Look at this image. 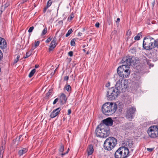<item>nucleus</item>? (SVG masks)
<instances>
[{"mask_svg": "<svg viewBox=\"0 0 158 158\" xmlns=\"http://www.w3.org/2000/svg\"><path fill=\"white\" fill-rule=\"evenodd\" d=\"M82 35V33L80 32H78V34H77V36H81Z\"/></svg>", "mask_w": 158, "mask_h": 158, "instance_id": "3c124183", "label": "nucleus"}, {"mask_svg": "<svg viewBox=\"0 0 158 158\" xmlns=\"http://www.w3.org/2000/svg\"><path fill=\"white\" fill-rule=\"evenodd\" d=\"M73 30L72 29H70L68 31L67 34H66L65 36L66 37H67L69 36L72 32H73Z\"/></svg>", "mask_w": 158, "mask_h": 158, "instance_id": "bb28decb", "label": "nucleus"}, {"mask_svg": "<svg viewBox=\"0 0 158 158\" xmlns=\"http://www.w3.org/2000/svg\"><path fill=\"white\" fill-rule=\"evenodd\" d=\"M35 71L36 70L35 69H33L30 73L28 76L29 77H31L34 74L35 72Z\"/></svg>", "mask_w": 158, "mask_h": 158, "instance_id": "b1692460", "label": "nucleus"}, {"mask_svg": "<svg viewBox=\"0 0 158 158\" xmlns=\"http://www.w3.org/2000/svg\"><path fill=\"white\" fill-rule=\"evenodd\" d=\"M74 17V15L72 13L71 14L70 16H69L68 18V19L70 20H71Z\"/></svg>", "mask_w": 158, "mask_h": 158, "instance_id": "72a5a7b5", "label": "nucleus"}, {"mask_svg": "<svg viewBox=\"0 0 158 158\" xmlns=\"http://www.w3.org/2000/svg\"><path fill=\"white\" fill-rule=\"evenodd\" d=\"M59 99L61 105H63L65 103L67 100L66 95L63 93L60 94Z\"/></svg>", "mask_w": 158, "mask_h": 158, "instance_id": "f8f14e48", "label": "nucleus"}, {"mask_svg": "<svg viewBox=\"0 0 158 158\" xmlns=\"http://www.w3.org/2000/svg\"><path fill=\"white\" fill-rule=\"evenodd\" d=\"M39 67V65H35V68H38V67Z\"/></svg>", "mask_w": 158, "mask_h": 158, "instance_id": "6e6d98bb", "label": "nucleus"}, {"mask_svg": "<svg viewBox=\"0 0 158 158\" xmlns=\"http://www.w3.org/2000/svg\"><path fill=\"white\" fill-rule=\"evenodd\" d=\"M94 151V149L93 145L92 144L89 145L87 149L88 156L92 155Z\"/></svg>", "mask_w": 158, "mask_h": 158, "instance_id": "4468645a", "label": "nucleus"}, {"mask_svg": "<svg viewBox=\"0 0 158 158\" xmlns=\"http://www.w3.org/2000/svg\"><path fill=\"white\" fill-rule=\"evenodd\" d=\"M153 47L154 48H158V38L156 40L154 39L153 40Z\"/></svg>", "mask_w": 158, "mask_h": 158, "instance_id": "4be33fe9", "label": "nucleus"}, {"mask_svg": "<svg viewBox=\"0 0 158 158\" xmlns=\"http://www.w3.org/2000/svg\"><path fill=\"white\" fill-rule=\"evenodd\" d=\"M136 110V108L135 107H132L128 108L127 111L133 115Z\"/></svg>", "mask_w": 158, "mask_h": 158, "instance_id": "aec40b11", "label": "nucleus"}, {"mask_svg": "<svg viewBox=\"0 0 158 158\" xmlns=\"http://www.w3.org/2000/svg\"><path fill=\"white\" fill-rule=\"evenodd\" d=\"M60 5V4H59V5L58 7L57 8V13H58V10H59V7Z\"/></svg>", "mask_w": 158, "mask_h": 158, "instance_id": "4d7b16f0", "label": "nucleus"}, {"mask_svg": "<svg viewBox=\"0 0 158 158\" xmlns=\"http://www.w3.org/2000/svg\"><path fill=\"white\" fill-rule=\"evenodd\" d=\"M56 69H55V70L54 72V73H53V74H54L55 72V71H56Z\"/></svg>", "mask_w": 158, "mask_h": 158, "instance_id": "69168bd1", "label": "nucleus"}, {"mask_svg": "<svg viewBox=\"0 0 158 158\" xmlns=\"http://www.w3.org/2000/svg\"><path fill=\"white\" fill-rule=\"evenodd\" d=\"M133 115L127 111L126 117L129 120H131L133 118Z\"/></svg>", "mask_w": 158, "mask_h": 158, "instance_id": "412c9836", "label": "nucleus"}, {"mask_svg": "<svg viewBox=\"0 0 158 158\" xmlns=\"http://www.w3.org/2000/svg\"><path fill=\"white\" fill-rule=\"evenodd\" d=\"M69 148H68V150H67V151L66 152H65V153H62L61 154V156L62 157H63V156H64V155H65V154H67V153H68L69 152Z\"/></svg>", "mask_w": 158, "mask_h": 158, "instance_id": "58836bf2", "label": "nucleus"}, {"mask_svg": "<svg viewBox=\"0 0 158 158\" xmlns=\"http://www.w3.org/2000/svg\"><path fill=\"white\" fill-rule=\"evenodd\" d=\"M89 54V52H87V53H86V54Z\"/></svg>", "mask_w": 158, "mask_h": 158, "instance_id": "338daca9", "label": "nucleus"}, {"mask_svg": "<svg viewBox=\"0 0 158 158\" xmlns=\"http://www.w3.org/2000/svg\"><path fill=\"white\" fill-rule=\"evenodd\" d=\"M102 123L99 125L100 128L102 129H106L105 130L107 131V134H108L109 130H110L109 126H111L113 124V121L111 118H108L102 120Z\"/></svg>", "mask_w": 158, "mask_h": 158, "instance_id": "0eeeda50", "label": "nucleus"}, {"mask_svg": "<svg viewBox=\"0 0 158 158\" xmlns=\"http://www.w3.org/2000/svg\"><path fill=\"white\" fill-rule=\"evenodd\" d=\"M133 149H131V151H130V152H133Z\"/></svg>", "mask_w": 158, "mask_h": 158, "instance_id": "680f3d73", "label": "nucleus"}, {"mask_svg": "<svg viewBox=\"0 0 158 158\" xmlns=\"http://www.w3.org/2000/svg\"><path fill=\"white\" fill-rule=\"evenodd\" d=\"M155 4V0H154L153 1V2L152 3V6L153 8Z\"/></svg>", "mask_w": 158, "mask_h": 158, "instance_id": "09e8293b", "label": "nucleus"}, {"mask_svg": "<svg viewBox=\"0 0 158 158\" xmlns=\"http://www.w3.org/2000/svg\"><path fill=\"white\" fill-rule=\"evenodd\" d=\"M58 23L59 24H61L62 25H63V21L62 20H60V21L59 22H58Z\"/></svg>", "mask_w": 158, "mask_h": 158, "instance_id": "864d4df0", "label": "nucleus"}, {"mask_svg": "<svg viewBox=\"0 0 158 158\" xmlns=\"http://www.w3.org/2000/svg\"><path fill=\"white\" fill-rule=\"evenodd\" d=\"M64 89H65L68 92L71 91V88L69 85H65L64 87Z\"/></svg>", "mask_w": 158, "mask_h": 158, "instance_id": "393cba45", "label": "nucleus"}, {"mask_svg": "<svg viewBox=\"0 0 158 158\" xmlns=\"http://www.w3.org/2000/svg\"><path fill=\"white\" fill-rule=\"evenodd\" d=\"M130 51L133 54L135 53L136 52V48L135 47L132 48L131 49Z\"/></svg>", "mask_w": 158, "mask_h": 158, "instance_id": "c756f323", "label": "nucleus"}, {"mask_svg": "<svg viewBox=\"0 0 158 158\" xmlns=\"http://www.w3.org/2000/svg\"><path fill=\"white\" fill-rule=\"evenodd\" d=\"M85 27H84V28H83V30L82 31L83 32V31H85Z\"/></svg>", "mask_w": 158, "mask_h": 158, "instance_id": "bf43d9fd", "label": "nucleus"}, {"mask_svg": "<svg viewBox=\"0 0 158 158\" xmlns=\"http://www.w3.org/2000/svg\"><path fill=\"white\" fill-rule=\"evenodd\" d=\"M59 100V99L58 98H56V99H55L54 101L53 102V105L57 103V102Z\"/></svg>", "mask_w": 158, "mask_h": 158, "instance_id": "a19ab883", "label": "nucleus"}, {"mask_svg": "<svg viewBox=\"0 0 158 158\" xmlns=\"http://www.w3.org/2000/svg\"><path fill=\"white\" fill-rule=\"evenodd\" d=\"M133 142L132 141H126L124 142L123 143V146H125L127 147L128 148H133Z\"/></svg>", "mask_w": 158, "mask_h": 158, "instance_id": "2eb2a0df", "label": "nucleus"}, {"mask_svg": "<svg viewBox=\"0 0 158 158\" xmlns=\"http://www.w3.org/2000/svg\"><path fill=\"white\" fill-rule=\"evenodd\" d=\"M148 133L152 138H158V125L151 126L148 129Z\"/></svg>", "mask_w": 158, "mask_h": 158, "instance_id": "1a4fd4ad", "label": "nucleus"}, {"mask_svg": "<svg viewBox=\"0 0 158 158\" xmlns=\"http://www.w3.org/2000/svg\"><path fill=\"white\" fill-rule=\"evenodd\" d=\"M34 28V27L33 26H32L30 27L28 31V32L29 33H31L32 31Z\"/></svg>", "mask_w": 158, "mask_h": 158, "instance_id": "4c0bfd02", "label": "nucleus"}, {"mask_svg": "<svg viewBox=\"0 0 158 158\" xmlns=\"http://www.w3.org/2000/svg\"><path fill=\"white\" fill-rule=\"evenodd\" d=\"M140 61L143 64H145L147 63L148 64L149 63V60H148L147 58L144 56H142L140 59Z\"/></svg>", "mask_w": 158, "mask_h": 158, "instance_id": "a211bd4d", "label": "nucleus"}, {"mask_svg": "<svg viewBox=\"0 0 158 158\" xmlns=\"http://www.w3.org/2000/svg\"><path fill=\"white\" fill-rule=\"evenodd\" d=\"M154 38L150 36H147L144 38L143 47L144 49L147 50H151L154 48Z\"/></svg>", "mask_w": 158, "mask_h": 158, "instance_id": "423d86ee", "label": "nucleus"}, {"mask_svg": "<svg viewBox=\"0 0 158 158\" xmlns=\"http://www.w3.org/2000/svg\"><path fill=\"white\" fill-rule=\"evenodd\" d=\"M5 142H2V144L0 148V154L1 155H2L4 152V150L5 147Z\"/></svg>", "mask_w": 158, "mask_h": 158, "instance_id": "6ab92c4d", "label": "nucleus"}, {"mask_svg": "<svg viewBox=\"0 0 158 158\" xmlns=\"http://www.w3.org/2000/svg\"><path fill=\"white\" fill-rule=\"evenodd\" d=\"M154 148H147V150L148 151V152H152L153 149H154Z\"/></svg>", "mask_w": 158, "mask_h": 158, "instance_id": "c03bdc74", "label": "nucleus"}, {"mask_svg": "<svg viewBox=\"0 0 158 158\" xmlns=\"http://www.w3.org/2000/svg\"><path fill=\"white\" fill-rule=\"evenodd\" d=\"M7 44L6 40L3 38L0 37V48L4 49L6 48Z\"/></svg>", "mask_w": 158, "mask_h": 158, "instance_id": "ddd939ff", "label": "nucleus"}, {"mask_svg": "<svg viewBox=\"0 0 158 158\" xmlns=\"http://www.w3.org/2000/svg\"><path fill=\"white\" fill-rule=\"evenodd\" d=\"M29 0H22L21 2V4H23L24 3L27 2Z\"/></svg>", "mask_w": 158, "mask_h": 158, "instance_id": "a18cd8bd", "label": "nucleus"}, {"mask_svg": "<svg viewBox=\"0 0 158 158\" xmlns=\"http://www.w3.org/2000/svg\"><path fill=\"white\" fill-rule=\"evenodd\" d=\"M69 77L68 76H66L64 78V81H67L69 80Z\"/></svg>", "mask_w": 158, "mask_h": 158, "instance_id": "de8ad7c7", "label": "nucleus"}, {"mask_svg": "<svg viewBox=\"0 0 158 158\" xmlns=\"http://www.w3.org/2000/svg\"><path fill=\"white\" fill-rule=\"evenodd\" d=\"M76 40L75 39H72L70 42V44L71 46H75V44Z\"/></svg>", "mask_w": 158, "mask_h": 158, "instance_id": "7c9ffc66", "label": "nucleus"}, {"mask_svg": "<svg viewBox=\"0 0 158 158\" xmlns=\"http://www.w3.org/2000/svg\"><path fill=\"white\" fill-rule=\"evenodd\" d=\"M131 34V30H129L127 33V35L128 36H130Z\"/></svg>", "mask_w": 158, "mask_h": 158, "instance_id": "79ce46f5", "label": "nucleus"}, {"mask_svg": "<svg viewBox=\"0 0 158 158\" xmlns=\"http://www.w3.org/2000/svg\"><path fill=\"white\" fill-rule=\"evenodd\" d=\"M95 26L97 27H99L100 26V24L99 23H97L95 25Z\"/></svg>", "mask_w": 158, "mask_h": 158, "instance_id": "8fccbe9b", "label": "nucleus"}, {"mask_svg": "<svg viewBox=\"0 0 158 158\" xmlns=\"http://www.w3.org/2000/svg\"><path fill=\"white\" fill-rule=\"evenodd\" d=\"M1 72V68H0V72Z\"/></svg>", "mask_w": 158, "mask_h": 158, "instance_id": "774afa93", "label": "nucleus"}, {"mask_svg": "<svg viewBox=\"0 0 158 158\" xmlns=\"http://www.w3.org/2000/svg\"><path fill=\"white\" fill-rule=\"evenodd\" d=\"M40 43V42L39 41H37L36 42L35 41V48H36L37 46H38L39 45Z\"/></svg>", "mask_w": 158, "mask_h": 158, "instance_id": "e433bc0d", "label": "nucleus"}, {"mask_svg": "<svg viewBox=\"0 0 158 158\" xmlns=\"http://www.w3.org/2000/svg\"><path fill=\"white\" fill-rule=\"evenodd\" d=\"M128 81L127 79L118 81L115 85V88L111 87L107 92V97L110 100L115 99L119 94L120 90L125 91L128 87Z\"/></svg>", "mask_w": 158, "mask_h": 158, "instance_id": "f257e3e1", "label": "nucleus"}, {"mask_svg": "<svg viewBox=\"0 0 158 158\" xmlns=\"http://www.w3.org/2000/svg\"><path fill=\"white\" fill-rule=\"evenodd\" d=\"M48 8V7H47L46 6H45V7L44 8V10H43L44 13H45L47 9Z\"/></svg>", "mask_w": 158, "mask_h": 158, "instance_id": "49530a36", "label": "nucleus"}, {"mask_svg": "<svg viewBox=\"0 0 158 158\" xmlns=\"http://www.w3.org/2000/svg\"><path fill=\"white\" fill-rule=\"evenodd\" d=\"M8 6V5H7L6 4L5 5V8L7 7Z\"/></svg>", "mask_w": 158, "mask_h": 158, "instance_id": "13d9d810", "label": "nucleus"}, {"mask_svg": "<svg viewBox=\"0 0 158 158\" xmlns=\"http://www.w3.org/2000/svg\"><path fill=\"white\" fill-rule=\"evenodd\" d=\"M130 155L128 148L125 146L119 148L114 154L115 158H127Z\"/></svg>", "mask_w": 158, "mask_h": 158, "instance_id": "20e7f679", "label": "nucleus"}, {"mask_svg": "<svg viewBox=\"0 0 158 158\" xmlns=\"http://www.w3.org/2000/svg\"><path fill=\"white\" fill-rule=\"evenodd\" d=\"M23 135H20L19 137H17L15 140H13V143L14 144H15L17 142V143L16 145H18L19 144V142L21 141L23 139H22L21 140H20V139L22 137Z\"/></svg>", "mask_w": 158, "mask_h": 158, "instance_id": "f3484780", "label": "nucleus"}, {"mask_svg": "<svg viewBox=\"0 0 158 158\" xmlns=\"http://www.w3.org/2000/svg\"><path fill=\"white\" fill-rule=\"evenodd\" d=\"M20 57L19 55H18L17 56L16 58L14 60V63L15 64L17 63Z\"/></svg>", "mask_w": 158, "mask_h": 158, "instance_id": "f704fd0d", "label": "nucleus"}, {"mask_svg": "<svg viewBox=\"0 0 158 158\" xmlns=\"http://www.w3.org/2000/svg\"><path fill=\"white\" fill-rule=\"evenodd\" d=\"M99 126V125L97 127L95 131V133L97 136L101 138H106L109 136L110 134V131L109 130L108 134V131L105 130L106 129H101Z\"/></svg>", "mask_w": 158, "mask_h": 158, "instance_id": "6e6552de", "label": "nucleus"}, {"mask_svg": "<svg viewBox=\"0 0 158 158\" xmlns=\"http://www.w3.org/2000/svg\"><path fill=\"white\" fill-rule=\"evenodd\" d=\"M71 113V110L70 109H69L68 110V115H69Z\"/></svg>", "mask_w": 158, "mask_h": 158, "instance_id": "603ef678", "label": "nucleus"}, {"mask_svg": "<svg viewBox=\"0 0 158 158\" xmlns=\"http://www.w3.org/2000/svg\"><path fill=\"white\" fill-rule=\"evenodd\" d=\"M124 0L125 2H126L127 1V0Z\"/></svg>", "mask_w": 158, "mask_h": 158, "instance_id": "0e129e2a", "label": "nucleus"}, {"mask_svg": "<svg viewBox=\"0 0 158 158\" xmlns=\"http://www.w3.org/2000/svg\"><path fill=\"white\" fill-rule=\"evenodd\" d=\"M117 108V105L115 103L107 102L102 107V110L104 114L109 115L114 113Z\"/></svg>", "mask_w": 158, "mask_h": 158, "instance_id": "7ed1b4c3", "label": "nucleus"}, {"mask_svg": "<svg viewBox=\"0 0 158 158\" xmlns=\"http://www.w3.org/2000/svg\"><path fill=\"white\" fill-rule=\"evenodd\" d=\"M56 38L55 36L53 40L52 41L49 46V51L50 52L53 50L56 47V45L57 44V43H56Z\"/></svg>", "mask_w": 158, "mask_h": 158, "instance_id": "9b49d317", "label": "nucleus"}, {"mask_svg": "<svg viewBox=\"0 0 158 158\" xmlns=\"http://www.w3.org/2000/svg\"><path fill=\"white\" fill-rule=\"evenodd\" d=\"M64 145L61 143L60 145V148H59V151L60 152H63L64 151Z\"/></svg>", "mask_w": 158, "mask_h": 158, "instance_id": "a878e982", "label": "nucleus"}, {"mask_svg": "<svg viewBox=\"0 0 158 158\" xmlns=\"http://www.w3.org/2000/svg\"><path fill=\"white\" fill-rule=\"evenodd\" d=\"M52 3V0H49L47 2L46 6L48 8L51 5Z\"/></svg>", "mask_w": 158, "mask_h": 158, "instance_id": "cd10ccee", "label": "nucleus"}, {"mask_svg": "<svg viewBox=\"0 0 158 158\" xmlns=\"http://www.w3.org/2000/svg\"><path fill=\"white\" fill-rule=\"evenodd\" d=\"M142 32H140L134 38V39L135 40H139L140 38V36H142Z\"/></svg>", "mask_w": 158, "mask_h": 158, "instance_id": "5701e85b", "label": "nucleus"}, {"mask_svg": "<svg viewBox=\"0 0 158 158\" xmlns=\"http://www.w3.org/2000/svg\"><path fill=\"white\" fill-rule=\"evenodd\" d=\"M52 39V37L51 36H50L46 40V43H48Z\"/></svg>", "mask_w": 158, "mask_h": 158, "instance_id": "c9c22d12", "label": "nucleus"}, {"mask_svg": "<svg viewBox=\"0 0 158 158\" xmlns=\"http://www.w3.org/2000/svg\"><path fill=\"white\" fill-rule=\"evenodd\" d=\"M85 47V44H84L82 46V48H84Z\"/></svg>", "mask_w": 158, "mask_h": 158, "instance_id": "052dcab7", "label": "nucleus"}, {"mask_svg": "<svg viewBox=\"0 0 158 158\" xmlns=\"http://www.w3.org/2000/svg\"><path fill=\"white\" fill-rule=\"evenodd\" d=\"M117 144V139L113 137L107 138L104 143V148L107 150L110 151L113 149Z\"/></svg>", "mask_w": 158, "mask_h": 158, "instance_id": "39448f33", "label": "nucleus"}, {"mask_svg": "<svg viewBox=\"0 0 158 158\" xmlns=\"http://www.w3.org/2000/svg\"><path fill=\"white\" fill-rule=\"evenodd\" d=\"M52 89H50L48 92L46 94V97H48L52 93Z\"/></svg>", "mask_w": 158, "mask_h": 158, "instance_id": "473e14b6", "label": "nucleus"}, {"mask_svg": "<svg viewBox=\"0 0 158 158\" xmlns=\"http://www.w3.org/2000/svg\"><path fill=\"white\" fill-rule=\"evenodd\" d=\"M73 52L72 51H71L69 52L68 53V55L70 57H72L73 56Z\"/></svg>", "mask_w": 158, "mask_h": 158, "instance_id": "37998d69", "label": "nucleus"}, {"mask_svg": "<svg viewBox=\"0 0 158 158\" xmlns=\"http://www.w3.org/2000/svg\"><path fill=\"white\" fill-rule=\"evenodd\" d=\"M3 57V54L1 51L0 50V61L2 60Z\"/></svg>", "mask_w": 158, "mask_h": 158, "instance_id": "ea45409f", "label": "nucleus"}, {"mask_svg": "<svg viewBox=\"0 0 158 158\" xmlns=\"http://www.w3.org/2000/svg\"><path fill=\"white\" fill-rule=\"evenodd\" d=\"M31 53H32V52H31V51H29V52H27L26 54V56L24 57V58H27L29 57L31 55Z\"/></svg>", "mask_w": 158, "mask_h": 158, "instance_id": "2f4dec72", "label": "nucleus"}, {"mask_svg": "<svg viewBox=\"0 0 158 158\" xmlns=\"http://www.w3.org/2000/svg\"><path fill=\"white\" fill-rule=\"evenodd\" d=\"M61 110V108L58 107L56 109L53 110L50 114V117L51 118H54L59 114L60 111Z\"/></svg>", "mask_w": 158, "mask_h": 158, "instance_id": "9d476101", "label": "nucleus"}, {"mask_svg": "<svg viewBox=\"0 0 158 158\" xmlns=\"http://www.w3.org/2000/svg\"><path fill=\"white\" fill-rule=\"evenodd\" d=\"M27 149L26 148H23L19 150L18 152V154L20 156H22L23 154L25 153L27 151Z\"/></svg>", "mask_w": 158, "mask_h": 158, "instance_id": "dca6fc26", "label": "nucleus"}, {"mask_svg": "<svg viewBox=\"0 0 158 158\" xmlns=\"http://www.w3.org/2000/svg\"><path fill=\"white\" fill-rule=\"evenodd\" d=\"M47 32V28L45 27L42 31L41 35L43 36L45 35Z\"/></svg>", "mask_w": 158, "mask_h": 158, "instance_id": "c85d7f7f", "label": "nucleus"}, {"mask_svg": "<svg viewBox=\"0 0 158 158\" xmlns=\"http://www.w3.org/2000/svg\"><path fill=\"white\" fill-rule=\"evenodd\" d=\"M120 21V19L119 18H118L117 19V21H116V22H118Z\"/></svg>", "mask_w": 158, "mask_h": 158, "instance_id": "5fc2aeb1", "label": "nucleus"}, {"mask_svg": "<svg viewBox=\"0 0 158 158\" xmlns=\"http://www.w3.org/2000/svg\"><path fill=\"white\" fill-rule=\"evenodd\" d=\"M83 51L84 52H85V51H86V50H85V49H83Z\"/></svg>", "mask_w": 158, "mask_h": 158, "instance_id": "e2e57ef3", "label": "nucleus"}, {"mask_svg": "<svg viewBox=\"0 0 158 158\" xmlns=\"http://www.w3.org/2000/svg\"><path fill=\"white\" fill-rule=\"evenodd\" d=\"M134 57L131 56H126L123 58L121 62L123 64L119 66L117 69V71L119 76L123 78H127L130 74V70L129 66L132 63L134 64Z\"/></svg>", "mask_w": 158, "mask_h": 158, "instance_id": "f03ea898", "label": "nucleus"}]
</instances>
